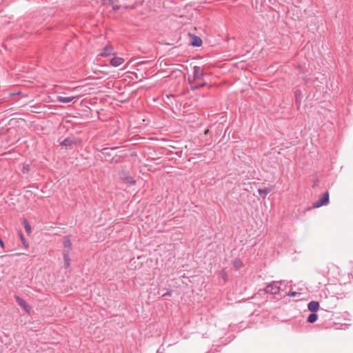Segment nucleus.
<instances>
[{
	"label": "nucleus",
	"mask_w": 353,
	"mask_h": 353,
	"mask_svg": "<svg viewBox=\"0 0 353 353\" xmlns=\"http://www.w3.org/2000/svg\"><path fill=\"white\" fill-rule=\"evenodd\" d=\"M201 44H202V40L201 39V38H199L196 36L192 37V45L193 46L199 47L201 46Z\"/></svg>",
	"instance_id": "1a4fd4ad"
},
{
	"label": "nucleus",
	"mask_w": 353,
	"mask_h": 353,
	"mask_svg": "<svg viewBox=\"0 0 353 353\" xmlns=\"http://www.w3.org/2000/svg\"><path fill=\"white\" fill-rule=\"evenodd\" d=\"M72 144V141L68 139H65L61 143V145L65 147L70 146Z\"/></svg>",
	"instance_id": "f8f14e48"
},
{
	"label": "nucleus",
	"mask_w": 353,
	"mask_h": 353,
	"mask_svg": "<svg viewBox=\"0 0 353 353\" xmlns=\"http://www.w3.org/2000/svg\"><path fill=\"white\" fill-rule=\"evenodd\" d=\"M329 202V193L325 192L322 198L319 199L317 201L313 203L314 208H318L323 205L327 204Z\"/></svg>",
	"instance_id": "7ed1b4c3"
},
{
	"label": "nucleus",
	"mask_w": 353,
	"mask_h": 353,
	"mask_svg": "<svg viewBox=\"0 0 353 353\" xmlns=\"http://www.w3.org/2000/svg\"><path fill=\"white\" fill-rule=\"evenodd\" d=\"M281 285V281H274L265 288V292L272 294H276L280 291Z\"/></svg>",
	"instance_id": "f257e3e1"
},
{
	"label": "nucleus",
	"mask_w": 353,
	"mask_h": 353,
	"mask_svg": "<svg viewBox=\"0 0 353 353\" xmlns=\"http://www.w3.org/2000/svg\"><path fill=\"white\" fill-rule=\"evenodd\" d=\"M17 299V301L18 303V304L21 307H23L26 312H29L30 310V305L27 303V302L26 301H24L23 299H21L20 297L17 296L16 298Z\"/></svg>",
	"instance_id": "0eeeda50"
},
{
	"label": "nucleus",
	"mask_w": 353,
	"mask_h": 353,
	"mask_svg": "<svg viewBox=\"0 0 353 353\" xmlns=\"http://www.w3.org/2000/svg\"><path fill=\"white\" fill-rule=\"evenodd\" d=\"M258 192L260 194H264L265 196L269 193V190L268 189H259Z\"/></svg>",
	"instance_id": "2eb2a0df"
},
{
	"label": "nucleus",
	"mask_w": 353,
	"mask_h": 353,
	"mask_svg": "<svg viewBox=\"0 0 353 353\" xmlns=\"http://www.w3.org/2000/svg\"><path fill=\"white\" fill-rule=\"evenodd\" d=\"M63 245L65 248L70 249L72 246V243H71L70 240H69V239L65 240L63 242Z\"/></svg>",
	"instance_id": "4468645a"
},
{
	"label": "nucleus",
	"mask_w": 353,
	"mask_h": 353,
	"mask_svg": "<svg viewBox=\"0 0 353 353\" xmlns=\"http://www.w3.org/2000/svg\"><path fill=\"white\" fill-rule=\"evenodd\" d=\"M296 294V292H292L289 294V296H294Z\"/></svg>",
	"instance_id": "f3484780"
},
{
	"label": "nucleus",
	"mask_w": 353,
	"mask_h": 353,
	"mask_svg": "<svg viewBox=\"0 0 353 353\" xmlns=\"http://www.w3.org/2000/svg\"><path fill=\"white\" fill-rule=\"evenodd\" d=\"M203 85H204L203 83H201V84H199V85H195L194 88H199V87H201V86H203Z\"/></svg>",
	"instance_id": "a211bd4d"
},
{
	"label": "nucleus",
	"mask_w": 353,
	"mask_h": 353,
	"mask_svg": "<svg viewBox=\"0 0 353 353\" xmlns=\"http://www.w3.org/2000/svg\"><path fill=\"white\" fill-rule=\"evenodd\" d=\"M318 319V316L316 314H311L307 319L309 323H314Z\"/></svg>",
	"instance_id": "9b49d317"
},
{
	"label": "nucleus",
	"mask_w": 353,
	"mask_h": 353,
	"mask_svg": "<svg viewBox=\"0 0 353 353\" xmlns=\"http://www.w3.org/2000/svg\"><path fill=\"white\" fill-rule=\"evenodd\" d=\"M193 70V79H190V82L191 83L193 82H196V81L197 80H200L203 75V70L199 66H194Z\"/></svg>",
	"instance_id": "20e7f679"
},
{
	"label": "nucleus",
	"mask_w": 353,
	"mask_h": 353,
	"mask_svg": "<svg viewBox=\"0 0 353 353\" xmlns=\"http://www.w3.org/2000/svg\"><path fill=\"white\" fill-rule=\"evenodd\" d=\"M124 59L114 56L110 61V64L113 67H118L124 63Z\"/></svg>",
	"instance_id": "423d86ee"
},
{
	"label": "nucleus",
	"mask_w": 353,
	"mask_h": 353,
	"mask_svg": "<svg viewBox=\"0 0 353 353\" xmlns=\"http://www.w3.org/2000/svg\"><path fill=\"white\" fill-rule=\"evenodd\" d=\"M25 228L27 232H30V225L28 224V223H26V225H25Z\"/></svg>",
	"instance_id": "dca6fc26"
},
{
	"label": "nucleus",
	"mask_w": 353,
	"mask_h": 353,
	"mask_svg": "<svg viewBox=\"0 0 353 353\" xmlns=\"http://www.w3.org/2000/svg\"><path fill=\"white\" fill-rule=\"evenodd\" d=\"M65 267L68 268L70 266V258L68 254H64Z\"/></svg>",
	"instance_id": "ddd939ff"
},
{
	"label": "nucleus",
	"mask_w": 353,
	"mask_h": 353,
	"mask_svg": "<svg viewBox=\"0 0 353 353\" xmlns=\"http://www.w3.org/2000/svg\"><path fill=\"white\" fill-rule=\"evenodd\" d=\"M110 54H114L113 52V48L112 47V46L108 45L102 50L99 55L101 57H106L110 56Z\"/></svg>",
	"instance_id": "39448f33"
},
{
	"label": "nucleus",
	"mask_w": 353,
	"mask_h": 353,
	"mask_svg": "<svg viewBox=\"0 0 353 353\" xmlns=\"http://www.w3.org/2000/svg\"><path fill=\"white\" fill-rule=\"evenodd\" d=\"M307 307L311 312H316L319 308V303L317 301H311L308 303Z\"/></svg>",
	"instance_id": "6e6552de"
},
{
	"label": "nucleus",
	"mask_w": 353,
	"mask_h": 353,
	"mask_svg": "<svg viewBox=\"0 0 353 353\" xmlns=\"http://www.w3.org/2000/svg\"><path fill=\"white\" fill-rule=\"evenodd\" d=\"M86 94H88L86 90H83L81 93L74 95V96H71V97L58 96L57 99L59 102H61L63 103H68L72 102L74 99L79 98L80 97H82Z\"/></svg>",
	"instance_id": "f03ea898"
},
{
	"label": "nucleus",
	"mask_w": 353,
	"mask_h": 353,
	"mask_svg": "<svg viewBox=\"0 0 353 353\" xmlns=\"http://www.w3.org/2000/svg\"><path fill=\"white\" fill-rule=\"evenodd\" d=\"M233 265L236 270H239L243 266V263L239 259H236L233 261Z\"/></svg>",
	"instance_id": "9d476101"
},
{
	"label": "nucleus",
	"mask_w": 353,
	"mask_h": 353,
	"mask_svg": "<svg viewBox=\"0 0 353 353\" xmlns=\"http://www.w3.org/2000/svg\"><path fill=\"white\" fill-rule=\"evenodd\" d=\"M208 131H209V130H206L205 131V134H208Z\"/></svg>",
	"instance_id": "aec40b11"
},
{
	"label": "nucleus",
	"mask_w": 353,
	"mask_h": 353,
	"mask_svg": "<svg viewBox=\"0 0 353 353\" xmlns=\"http://www.w3.org/2000/svg\"><path fill=\"white\" fill-rule=\"evenodd\" d=\"M83 87H75L73 88L74 90H79V89H82Z\"/></svg>",
	"instance_id": "6ab92c4d"
}]
</instances>
